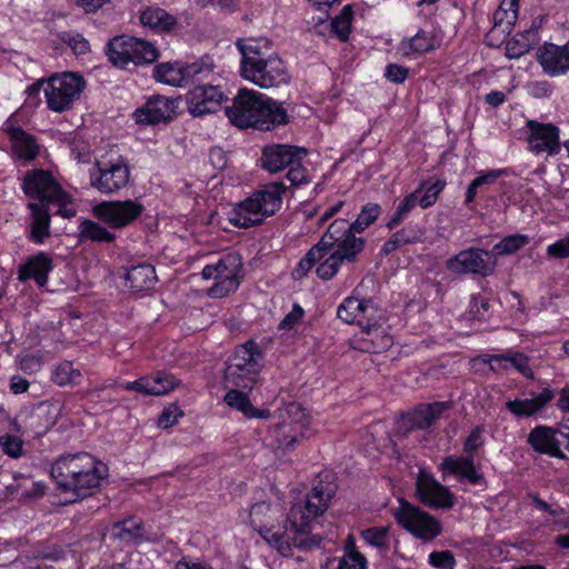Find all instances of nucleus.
Here are the masks:
<instances>
[{"label": "nucleus", "mask_w": 569, "mask_h": 569, "mask_svg": "<svg viewBox=\"0 0 569 569\" xmlns=\"http://www.w3.org/2000/svg\"><path fill=\"white\" fill-rule=\"evenodd\" d=\"M335 495V485L323 486L320 481L313 485L305 500L295 502L286 515H281L277 523L270 522L277 508L266 501L257 502L249 512L250 525L283 556L290 553L292 548L307 551L320 547L322 538L311 535L312 522L327 511Z\"/></svg>", "instance_id": "f257e3e1"}, {"label": "nucleus", "mask_w": 569, "mask_h": 569, "mask_svg": "<svg viewBox=\"0 0 569 569\" xmlns=\"http://www.w3.org/2000/svg\"><path fill=\"white\" fill-rule=\"evenodd\" d=\"M337 317L362 329L361 337L352 341L353 349L378 355L392 347L393 338L381 327L382 310L373 298L355 295L345 298L337 309Z\"/></svg>", "instance_id": "f03ea898"}, {"label": "nucleus", "mask_w": 569, "mask_h": 569, "mask_svg": "<svg viewBox=\"0 0 569 569\" xmlns=\"http://www.w3.org/2000/svg\"><path fill=\"white\" fill-rule=\"evenodd\" d=\"M229 121L239 129L271 131L289 122L283 104L253 89L240 88L231 106L224 107Z\"/></svg>", "instance_id": "7ed1b4c3"}, {"label": "nucleus", "mask_w": 569, "mask_h": 569, "mask_svg": "<svg viewBox=\"0 0 569 569\" xmlns=\"http://www.w3.org/2000/svg\"><path fill=\"white\" fill-rule=\"evenodd\" d=\"M106 463L89 452L60 456L51 465L50 475L62 492H72L77 498H87L108 477Z\"/></svg>", "instance_id": "20e7f679"}, {"label": "nucleus", "mask_w": 569, "mask_h": 569, "mask_svg": "<svg viewBox=\"0 0 569 569\" xmlns=\"http://www.w3.org/2000/svg\"><path fill=\"white\" fill-rule=\"evenodd\" d=\"M240 74L260 88L279 87L290 81L284 61L274 52H269L270 42L266 39L238 40Z\"/></svg>", "instance_id": "39448f33"}, {"label": "nucleus", "mask_w": 569, "mask_h": 569, "mask_svg": "<svg viewBox=\"0 0 569 569\" xmlns=\"http://www.w3.org/2000/svg\"><path fill=\"white\" fill-rule=\"evenodd\" d=\"M288 190L283 181H274L254 190L249 197L237 202L228 211V221L238 229L261 226L267 218L274 216L282 206V197Z\"/></svg>", "instance_id": "423d86ee"}, {"label": "nucleus", "mask_w": 569, "mask_h": 569, "mask_svg": "<svg viewBox=\"0 0 569 569\" xmlns=\"http://www.w3.org/2000/svg\"><path fill=\"white\" fill-rule=\"evenodd\" d=\"M20 188L28 199L37 203L56 206L58 208L56 216L71 219L77 214L72 196L63 189L50 170L43 168L27 170Z\"/></svg>", "instance_id": "0eeeda50"}, {"label": "nucleus", "mask_w": 569, "mask_h": 569, "mask_svg": "<svg viewBox=\"0 0 569 569\" xmlns=\"http://www.w3.org/2000/svg\"><path fill=\"white\" fill-rule=\"evenodd\" d=\"M264 365V353L252 339L238 345L226 361L224 383L227 387L252 391Z\"/></svg>", "instance_id": "6e6552de"}, {"label": "nucleus", "mask_w": 569, "mask_h": 569, "mask_svg": "<svg viewBox=\"0 0 569 569\" xmlns=\"http://www.w3.org/2000/svg\"><path fill=\"white\" fill-rule=\"evenodd\" d=\"M483 431V426H476L463 441L462 449L465 455H449L442 459L438 466L442 480H446L449 476H453L460 482H466L471 486L486 485L485 475L478 469L475 462L477 451L485 445L482 438Z\"/></svg>", "instance_id": "1a4fd4ad"}, {"label": "nucleus", "mask_w": 569, "mask_h": 569, "mask_svg": "<svg viewBox=\"0 0 569 569\" xmlns=\"http://www.w3.org/2000/svg\"><path fill=\"white\" fill-rule=\"evenodd\" d=\"M109 62L119 68L149 66L160 58V50L150 41L129 34L111 38L104 48Z\"/></svg>", "instance_id": "9d476101"}, {"label": "nucleus", "mask_w": 569, "mask_h": 569, "mask_svg": "<svg viewBox=\"0 0 569 569\" xmlns=\"http://www.w3.org/2000/svg\"><path fill=\"white\" fill-rule=\"evenodd\" d=\"M398 503L391 515L400 528L422 541H431L441 535L442 526L436 517L403 497L398 498Z\"/></svg>", "instance_id": "9b49d317"}, {"label": "nucleus", "mask_w": 569, "mask_h": 569, "mask_svg": "<svg viewBox=\"0 0 569 569\" xmlns=\"http://www.w3.org/2000/svg\"><path fill=\"white\" fill-rule=\"evenodd\" d=\"M84 88L86 80L77 72L52 74L43 89L48 109L59 113L70 110Z\"/></svg>", "instance_id": "f8f14e48"}, {"label": "nucleus", "mask_w": 569, "mask_h": 569, "mask_svg": "<svg viewBox=\"0 0 569 569\" xmlns=\"http://www.w3.org/2000/svg\"><path fill=\"white\" fill-rule=\"evenodd\" d=\"M152 77L159 83L186 88L212 77V63L203 59L192 63L180 60L160 62L153 67Z\"/></svg>", "instance_id": "ddd939ff"}, {"label": "nucleus", "mask_w": 569, "mask_h": 569, "mask_svg": "<svg viewBox=\"0 0 569 569\" xmlns=\"http://www.w3.org/2000/svg\"><path fill=\"white\" fill-rule=\"evenodd\" d=\"M129 179L130 167L122 156L109 160H97L90 170L91 186L104 194H112L123 189Z\"/></svg>", "instance_id": "4468645a"}, {"label": "nucleus", "mask_w": 569, "mask_h": 569, "mask_svg": "<svg viewBox=\"0 0 569 569\" xmlns=\"http://www.w3.org/2000/svg\"><path fill=\"white\" fill-rule=\"evenodd\" d=\"M144 210L138 200H104L92 207V214L111 229H123L139 220Z\"/></svg>", "instance_id": "2eb2a0df"}, {"label": "nucleus", "mask_w": 569, "mask_h": 569, "mask_svg": "<svg viewBox=\"0 0 569 569\" xmlns=\"http://www.w3.org/2000/svg\"><path fill=\"white\" fill-rule=\"evenodd\" d=\"M186 94L188 111L192 117H202L214 113L228 100L220 86L211 84L206 80L196 81L189 86Z\"/></svg>", "instance_id": "dca6fc26"}, {"label": "nucleus", "mask_w": 569, "mask_h": 569, "mask_svg": "<svg viewBox=\"0 0 569 569\" xmlns=\"http://www.w3.org/2000/svg\"><path fill=\"white\" fill-rule=\"evenodd\" d=\"M491 252L481 248H468L459 251L446 261V268L455 274H478L487 277L495 270Z\"/></svg>", "instance_id": "f3484780"}, {"label": "nucleus", "mask_w": 569, "mask_h": 569, "mask_svg": "<svg viewBox=\"0 0 569 569\" xmlns=\"http://www.w3.org/2000/svg\"><path fill=\"white\" fill-rule=\"evenodd\" d=\"M416 495L422 505L431 509H451L456 503L455 493L426 471L419 472Z\"/></svg>", "instance_id": "a211bd4d"}, {"label": "nucleus", "mask_w": 569, "mask_h": 569, "mask_svg": "<svg viewBox=\"0 0 569 569\" xmlns=\"http://www.w3.org/2000/svg\"><path fill=\"white\" fill-rule=\"evenodd\" d=\"M177 108L176 99L153 94L148 97L146 102L133 111L132 117L138 124L156 126L171 121L177 116Z\"/></svg>", "instance_id": "6ab92c4d"}, {"label": "nucleus", "mask_w": 569, "mask_h": 569, "mask_svg": "<svg viewBox=\"0 0 569 569\" xmlns=\"http://www.w3.org/2000/svg\"><path fill=\"white\" fill-rule=\"evenodd\" d=\"M451 407L450 401L419 403L411 411L401 415L399 428L406 433L431 428Z\"/></svg>", "instance_id": "aec40b11"}, {"label": "nucleus", "mask_w": 569, "mask_h": 569, "mask_svg": "<svg viewBox=\"0 0 569 569\" xmlns=\"http://www.w3.org/2000/svg\"><path fill=\"white\" fill-rule=\"evenodd\" d=\"M303 147L284 143H269L262 148L258 160L260 168L269 173H278L295 162L298 154H307Z\"/></svg>", "instance_id": "412c9836"}, {"label": "nucleus", "mask_w": 569, "mask_h": 569, "mask_svg": "<svg viewBox=\"0 0 569 569\" xmlns=\"http://www.w3.org/2000/svg\"><path fill=\"white\" fill-rule=\"evenodd\" d=\"M179 386V380L174 375L167 371H157L152 375H146L133 381H122L119 383L126 391H136L143 396H163L174 390Z\"/></svg>", "instance_id": "4be33fe9"}, {"label": "nucleus", "mask_w": 569, "mask_h": 569, "mask_svg": "<svg viewBox=\"0 0 569 569\" xmlns=\"http://www.w3.org/2000/svg\"><path fill=\"white\" fill-rule=\"evenodd\" d=\"M54 262L50 253L38 251L19 264L17 279L20 282L33 281L39 288L47 287Z\"/></svg>", "instance_id": "5701e85b"}, {"label": "nucleus", "mask_w": 569, "mask_h": 569, "mask_svg": "<svg viewBox=\"0 0 569 569\" xmlns=\"http://www.w3.org/2000/svg\"><path fill=\"white\" fill-rule=\"evenodd\" d=\"M50 206L30 201L27 204L29 221L24 230L26 238L33 244L42 246L51 237Z\"/></svg>", "instance_id": "b1692460"}, {"label": "nucleus", "mask_w": 569, "mask_h": 569, "mask_svg": "<svg viewBox=\"0 0 569 569\" xmlns=\"http://www.w3.org/2000/svg\"><path fill=\"white\" fill-rule=\"evenodd\" d=\"M537 61L549 77L566 74L569 71V41L563 46L545 42L537 50Z\"/></svg>", "instance_id": "393cba45"}, {"label": "nucleus", "mask_w": 569, "mask_h": 569, "mask_svg": "<svg viewBox=\"0 0 569 569\" xmlns=\"http://www.w3.org/2000/svg\"><path fill=\"white\" fill-rule=\"evenodd\" d=\"M530 148L537 153L547 152L556 154L560 151V130L552 123H542L536 120L528 121Z\"/></svg>", "instance_id": "a878e982"}, {"label": "nucleus", "mask_w": 569, "mask_h": 569, "mask_svg": "<svg viewBox=\"0 0 569 569\" xmlns=\"http://www.w3.org/2000/svg\"><path fill=\"white\" fill-rule=\"evenodd\" d=\"M139 21L154 34H172L181 27L174 14L157 4L142 8L139 11Z\"/></svg>", "instance_id": "bb28decb"}, {"label": "nucleus", "mask_w": 569, "mask_h": 569, "mask_svg": "<svg viewBox=\"0 0 569 569\" xmlns=\"http://www.w3.org/2000/svg\"><path fill=\"white\" fill-rule=\"evenodd\" d=\"M6 132L16 160L21 161L22 164L26 166L38 158L40 153V146L38 143V139L33 134L27 132L23 128L16 126H9L6 129Z\"/></svg>", "instance_id": "cd10ccee"}, {"label": "nucleus", "mask_w": 569, "mask_h": 569, "mask_svg": "<svg viewBox=\"0 0 569 569\" xmlns=\"http://www.w3.org/2000/svg\"><path fill=\"white\" fill-rule=\"evenodd\" d=\"M557 430L550 426L538 425L533 427L527 437V443L533 451L552 458H563L560 441L557 439Z\"/></svg>", "instance_id": "c85d7f7f"}, {"label": "nucleus", "mask_w": 569, "mask_h": 569, "mask_svg": "<svg viewBox=\"0 0 569 569\" xmlns=\"http://www.w3.org/2000/svg\"><path fill=\"white\" fill-rule=\"evenodd\" d=\"M286 411L289 416H298L293 422L283 421L276 429V437L279 447L284 449L292 448L303 437L306 422L302 421L305 412L299 403L291 402L287 406Z\"/></svg>", "instance_id": "c756f323"}, {"label": "nucleus", "mask_w": 569, "mask_h": 569, "mask_svg": "<svg viewBox=\"0 0 569 569\" xmlns=\"http://www.w3.org/2000/svg\"><path fill=\"white\" fill-rule=\"evenodd\" d=\"M229 390L223 397V402L233 409H237L247 419H263L267 420L271 417V411L267 408L260 409L253 407L249 392L242 388L228 387Z\"/></svg>", "instance_id": "7c9ffc66"}, {"label": "nucleus", "mask_w": 569, "mask_h": 569, "mask_svg": "<svg viewBox=\"0 0 569 569\" xmlns=\"http://www.w3.org/2000/svg\"><path fill=\"white\" fill-rule=\"evenodd\" d=\"M555 397L549 387L530 399H515L506 402V409L516 418H529L540 412Z\"/></svg>", "instance_id": "2f4dec72"}, {"label": "nucleus", "mask_w": 569, "mask_h": 569, "mask_svg": "<svg viewBox=\"0 0 569 569\" xmlns=\"http://www.w3.org/2000/svg\"><path fill=\"white\" fill-rule=\"evenodd\" d=\"M505 176H508V169L506 168L480 170L466 189L465 206L470 207L478 197L486 194L490 187Z\"/></svg>", "instance_id": "473e14b6"}, {"label": "nucleus", "mask_w": 569, "mask_h": 569, "mask_svg": "<svg viewBox=\"0 0 569 569\" xmlns=\"http://www.w3.org/2000/svg\"><path fill=\"white\" fill-rule=\"evenodd\" d=\"M438 46L433 31L419 29L415 36L399 42L398 52L402 57L410 58L432 52Z\"/></svg>", "instance_id": "72a5a7b5"}, {"label": "nucleus", "mask_w": 569, "mask_h": 569, "mask_svg": "<svg viewBox=\"0 0 569 569\" xmlns=\"http://www.w3.org/2000/svg\"><path fill=\"white\" fill-rule=\"evenodd\" d=\"M420 241L421 232L417 229V227L412 224L405 226L401 229L392 232L390 237L383 242L379 249V256L381 258L388 257L405 246L416 244Z\"/></svg>", "instance_id": "f704fd0d"}, {"label": "nucleus", "mask_w": 569, "mask_h": 569, "mask_svg": "<svg viewBox=\"0 0 569 569\" xmlns=\"http://www.w3.org/2000/svg\"><path fill=\"white\" fill-rule=\"evenodd\" d=\"M91 219H82L78 226L79 242H92L99 244H110L117 239L116 233L111 232L108 228Z\"/></svg>", "instance_id": "c9c22d12"}, {"label": "nucleus", "mask_w": 569, "mask_h": 569, "mask_svg": "<svg viewBox=\"0 0 569 569\" xmlns=\"http://www.w3.org/2000/svg\"><path fill=\"white\" fill-rule=\"evenodd\" d=\"M156 280V269L147 262L131 266L124 272L126 286L132 291L149 290L153 287Z\"/></svg>", "instance_id": "e433bc0d"}, {"label": "nucleus", "mask_w": 569, "mask_h": 569, "mask_svg": "<svg viewBox=\"0 0 569 569\" xmlns=\"http://www.w3.org/2000/svg\"><path fill=\"white\" fill-rule=\"evenodd\" d=\"M240 268L241 262H239L233 268L229 267L228 271L221 273V276L214 280L213 284L207 289V295L210 298L219 299L224 298L231 292L236 291L240 284L238 276Z\"/></svg>", "instance_id": "4c0bfd02"}, {"label": "nucleus", "mask_w": 569, "mask_h": 569, "mask_svg": "<svg viewBox=\"0 0 569 569\" xmlns=\"http://www.w3.org/2000/svg\"><path fill=\"white\" fill-rule=\"evenodd\" d=\"M357 231L349 232L341 241L336 244L332 251L340 261L353 263L358 260L359 254L365 250L366 240L357 237Z\"/></svg>", "instance_id": "58836bf2"}, {"label": "nucleus", "mask_w": 569, "mask_h": 569, "mask_svg": "<svg viewBox=\"0 0 569 569\" xmlns=\"http://www.w3.org/2000/svg\"><path fill=\"white\" fill-rule=\"evenodd\" d=\"M355 231L346 219L333 220L321 239L316 243L327 256L349 232Z\"/></svg>", "instance_id": "ea45409f"}, {"label": "nucleus", "mask_w": 569, "mask_h": 569, "mask_svg": "<svg viewBox=\"0 0 569 569\" xmlns=\"http://www.w3.org/2000/svg\"><path fill=\"white\" fill-rule=\"evenodd\" d=\"M538 32V28H530L522 32H518L512 37L510 41L507 42L506 46V56L509 59H519L522 56L530 52L532 49V44L535 42L536 36Z\"/></svg>", "instance_id": "a19ab883"}, {"label": "nucleus", "mask_w": 569, "mask_h": 569, "mask_svg": "<svg viewBox=\"0 0 569 569\" xmlns=\"http://www.w3.org/2000/svg\"><path fill=\"white\" fill-rule=\"evenodd\" d=\"M355 19L353 4L343 6L340 12L330 21V31L338 38L340 42H347L352 32V23Z\"/></svg>", "instance_id": "79ce46f5"}, {"label": "nucleus", "mask_w": 569, "mask_h": 569, "mask_svg": "<svg viewBox=\"0 0 569 569\" xmlns=\"http://www.w3.org/2000/svg\"><path fill=\"white\" fill-rule=\"evenodd\" d=\"M382 207L377 202H367L360 209L355 221L351 222L352 229L359 234L363 233L381 216Z\"/></svg>", "instance_id": "37998d69"}, {"label": "nucleus", "mask_w": 569, "mask_h": 569, "mask_svg": "<svg viewBox=\"0 0 569 569\" xmlns=\"http://www.w3.org/2000/svg\"><path fill=\"white\" fill-rule=\"evenodd\" d=\"M81 378V371L68 360L61 361L52 372V381L59 387L79 385Z\"/></svg>", "instance_id": "c03bdc74"}, {"label": "nucleus", "mask_w": 569, "mask_h": 569, "mask_svg": "<svg viewBox=\"0 0 569 569\" xmlns=\"http://www.w3.org/2000/svg\"><path fill=\"white\" fill-rule=\"evenodd\" d=\"M529 243V237L527 234L515 233L503 237L492 248L496 256H507L519 251L521 248Z\"/></svg>", "instance_id": "a18cd8bd"}, {"label": "nucleus", "mask_w": 569, "mask_h": 569, "mask_svg": "<svg viewBox=\"0 0 569 569\" xmlns=\"http://www.w3.org/2000/svg\"><path fill=\"white\" fill-rule=\"evenodd\" d=\"M59 39L67 44L76 56H86L91 51L89 41L84 36L77 31H62Z\"/></svg>", "instance_id": "49530a36"}, {"label": "nucleus", "mask_w": 569, "mask_h": 569, "mask_svg": "<svg viewBox=\"0 0 569 569\" xmlns=\"http://www.w3.org/2000/svg\"><path fill=\"white\" fill-rule=\"evenodd\" d=\"M390 526L369 527L361 531V538L371 547L387 549L389 545Z\"/></svg>", "instance_id": "de8ad7c7"}, {"label": "nucleus", "mask_w": 569, "mask_h": 569, "mask_svg": "<svg viewBox=\"0 0 569 569\" xmlns=\"http://www.w3.org/2000/svg\"><path fill=\"white\" fill-rule=\"evenodd\" d=\"M368 561L351 541L346 546V556L339 559L338 569H367Z\"/></svg>", "instance_id": "09e8293b"}, {"label": "nucleus", "mask_w": 569, "mask_h": 569, "mask_svg": "<svg viewBox=\"0 0 569 569\" xmlns=\"http://www.w3.org/2000/svg\"><path fill=\"white\" fill-rule=\"evenodd\" d=\"M326 256L327 254L322 252L319 246H312L298 262V266L295 269V273L298 278L307 276V273Z\"/></svg>", "instance_id": "8fccbe9b"}, {"label": "nucleus", "mask_w": 569, "mask_h": 569, "mask_svg": "<svg viewBox=\"0 0 569 569\" xmlns=\"http://www.w3.org/2000/svg\"><path fill=\"white\" fill-rule=\"evenodd\" d=\"M306 156L307 154H298L295 162L288 166L287 179L293 187H300L310 182L308 169L302 163Z\"/></svg>", "instance_id": "3c124183"}, {"label": "nucleus", "mask_w": 569, "mask_h": 569, "mask_svg": "<svg viewBox=\"0 0 569 569\" xmlns=\"http://www.w3.org/2000/svg\"><path fill=\"white\" fill-rule=\"evenodd\" d=\"M423 183L425 187L422 190H425V193L421 197L418 196V202L422 209H428L437 202L440 193L447 186V181L445 179H437L429 187H426V182Z\"/></svg>", "instance_id": "603ef678"}, {"label": "nucleus", "mask_w": 569, "mask_h": 569, "mask_svg": "<svg viewBox=\"0 0 569 569\" xmlns=\"http://www.w3.org/2000/svg\"><path fill=\"white\" fill-rule=\"evenodd\" d=\"M490 301L482 295H473L469 306V315L472 319L485 322L490 318Z\"/></svg>", "instance_id": "864d4df0"}, {"label": "nucleus", "mask_w": 569, "mask_h": 569, "mask_svg": "<svg viewBox=\"0 0 569 569\" xmlns=\"http://www.w3.org/2000/svg\"><path fill=\"white\" fill-rule=\"evenodd\" d=\"M0 448L6 456L12 459H19L24 455L23 440L14 435L0 436Z\"/></svg>", "instance_id": "5fc2aeb1"}, {"label": "nucleus", "mask_w": 569, "mask_h": 569, "mask_svg": "<svg viewBox=\"0 0 569 569\" xmlns=\"http://www.w3.org/2000/svg\"><path fill=\"white\" fill-rule=\"evenodd\" d=\"M495 360H505L509 362L518 372L526 378H532L533 371L529 366V358L522 352H513L507 356H492Z\"/></svg>", "instance_id": "6e6d98bb"}, {"label": "nucleus", "mask_w": 569, "mask_h": 569, "mask_svg": "<svg viewBox=\"0 0 569 569\" xmlns=\"http://www.w3.org/2000/svg\"><path fill=\"white\" fill-rule=\"evenodd\" d=\"M322 260L317 267L316 273L321 280H331L338 273L343 262L333 252L328 257L326 256Z\"/></svg>", "instance_id": "4d7b16f0"}, {"label": "nucleus", "mask_w": 569, "mask_h": 569, "mask_svg": "<svg viewBox=\"0 0 569 569\" xmlns=\"http://www.w3.org/2000/svg\"><path fill=\"white\" fill-rule=\"evenodd\" d=\"M114 529L117 530L116 535L124 541H132L141 538L143 530L141 522H134L132 520H124L117 523Z\"/></svg>", "instance_id": "13d9d810"}, {"label": "nucleus", "mask_w": 569, "mask_h": 569, "mask_svg": "<svg viewBox=\"0 0 569 569\" xmlns=\"http://www.w3.org/2000/svg\"><path fill=\"white\" fill-rule=\"evenodd\" d=\"M430 566L437 569H455L457 561L455 555L450 550L432 551L428 556Z\"/></svg>", "instance_id": "bf43d9fd"}, {"label": "nucleus", "mask_w": 569, "mask_h": 569, "mask_svg": "<svg viewBox=\"0 0 569 569\" xmlns=\"http://www.w3.org/2000/svg\"><path fill=\"white\" fill-rule=\"evenodd\" d=\"M303 317H305L303 308L298 302H295L292 305V309L280 321V323L278 326V330H280V331L293 330L302 321Z\"/></svg>", "instance_id": "052dcab7"}, {"label": "nucleus", "mask_w": 569, "mask_h": 569, "mask_svg": "<svg viewBox=\"0 0 569 569\" xmlns=\"http://www.w3.org/2000/svg\"><path fill=\"white\" fill-rule=\"evenodd\" d=\"M231 264V257H223L218 260L214 264H207L201 271L202 278L206 280H216L221 273L227 272Z\"/></svg>", "instance_id": "680f3d73"}, {"label": "nucleus", "mask_w": 569, "mask_h": 569, "mask_svg": "<svg viewBox=\"0 0 569 569\" xmlns=\"http://www.w3.org/2000/svg\"><path fill=\"white\" fill-rule=\"evenodd\" d=\"M385 77L395 84H402L409 77V69L398 63H388L385 68Z\"/></svg>", "instance_id": "e2e57ef3"}, {"label": "nucleus", "mask_w": 569, "mask_h": 569, "mask_svg": "<svg viewBox=\"0 0 569 569\" xmlns=\"http://www.w3.org/2000/svg\"><path fill=\"white\" fill-rule=\"evenodd\" d=\"M531 503L535 509L546 512L549 516L557 517L566 513L565 509L559 503H548L539 497V495H530Z\"/></svg>", "instance_id": "0e129e2a"}, {"label": "nucleus", "mask_w": 569, "mask_h": 569, "mask_svg": "<svg viewBox=\"0 0 569 569\" xmlns=\"http://www.w3.org/2000/svg\"><path fill=\"white\" fill-rule=\"evenodd\" d=\"M519 2L520 0H502L499 9L493 14L495 24L501 23L503 17L508 14V11L512 13V21H509V23H512L518 17Z\"/></svg>", "instance_id": "69168bd1"}, {"label": "nucleus", "mask_w": 569, "mask_h": 569, "mask_svg": "<svg viewBox=\"0 0 569 569\" xmlns=\"http://www.w3.org/2000/svg\"><path fill=\"white\" fill-rule=\"evenodd\" d=\"M423 187L425 183H420V186L415 191L410 192L402 200H400L396 208L408 217L412 210L419 206L418 194L422 191Z\"/></svg>", "instance_id": "338daca9"}, {"label": "nucleus", "mask_w": 569, "mask_h": 569, "mask_svg": "<svg viewBox=\"0 0 569 569\" xmlns=\"http://www.w3.org/2000/svg\"><path fill=\"white\" fill-rule=\"evenodd\" d=\"M547 254L556 259L569 257V236L561 238L547 247Z\"/></svg>", "instance_id": "774afa93"}]
</instances>
